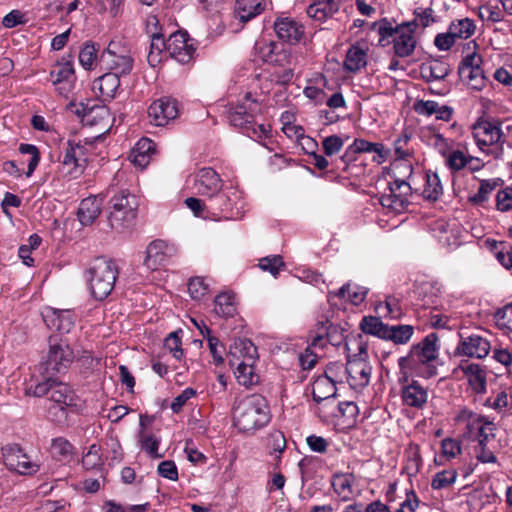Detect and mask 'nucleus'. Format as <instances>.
Instances as JSON below:
<instances>
[{"mask_svg":"<svg viewBox=\"0 0 512 512\" xmlns=\"http://www.w3.org/2000/svg\"><path fill=\"white\" fill-rule=\"evenodd\" d=\"M107 194L110 195L108 221L111 228L122 232L132 227L139 206L137 197L128 189L113 185L109 186Z\"/></svg>","mask_w":512,"mask_h":512,"instance_id":"nucleus-3","label":"nucleus"},{"mask_svg":"<svg viewBox=\"0 0 512 512\" xmlns=\"http://www.w3.org/2000/svg\"><path fill=\"white\" fill-rule=\"evenodd\" d=\"M228 357L231 367H234L236 362L256 363L258 359L257 347L250 339H237L230 346Z\"/></svg>","mask_w":512,"mask_h":512,"instance_id":"nucleus-18","label":"nucleus"},{"mask_svg":"<svg viewBox=\"0 0 512 512\" xmlns=\"http://www.w3.org/2000/svg\"><path fill=\"white\" fill-rule=\"evenodd\" d=\"M267 445L270 448V454H275V460H280L281 453L286 449V438L283 432L274 430L270 432L267 439Z\"/></svg>","mask_w":512,"mask_h":512,"instance_id":"nucleus-49","label":"nucleus"},{"mask_svg":"<svg viewBox=\"0 0 512 512\" xmlns=\"http://www.w3.org/2000/svg\"><path fill=\"white\" fill-rule=\"evenodd\" d=\"M357 159L358 152L352 143L346 148L345 153L337 161H335V168L339 171L347 173L349 176H358L359 172L356 171L358 169L355 163Z\"/></svg>","mask_w":512,"mask_h":512,"instance_id":"nucleus-35","label":"nucleus"},{"mask_svg":"<svg viewBox=\"0 0 512 512\" xmlns=\"http://www.w3.org/2000/svg\"><path fill=\"white\" fill-rule=\"evenodd\" d=\"M74 358V351L67 337L60 334L49 336L48 353L43 364L47 375L65 372Z\"/></svg>","mask_w":512,"mask_h":512,"instance_id":"nucleus-6","label":"nucleus"},{"mask_svg":"<svg viewBox=\"0 0 512 512\" xmlns=\"http://www.w3.org/2000/svg\"><path fill=\"white\" fill-rule=\"evenodd\" d=\"M204 330H206V338L208 341V346L210 353L214 359L216 364L223 363V353L225 352V347L220 343L219 339L213 335H211V330L204 325Z\"/></svg>","mask_w":512,"mask_h":512,"instance_id":"nucleus-54","label":"nucleus"},{"mask_svg":"<svg viewBox=\"0 0 512 512\" xmlns=\"http://www.w3.org/2000/svg\"><path fill=\"white\" fill-rule=\"evenodd\" d=\"M458 419L467 422L466 427L470 433H473L474 431L477 433L479 431V427L485 426L489 422L486 417L473 413L467 409H463L460 412Z\"/></svg>","mask_w":512,"mask_h":512,"instance_id":"nucleus-47","label":"nucleus"},{"mask_svg":"<svg viewBox=\"0 0 512 512\" xmlns=\"http://www.w3.org/2000/svg\"><path fill=\"white\" fill-rule=\"evenodd\" d=\"M458 369L468 378V383L476 394L486 393V371L481 365L462 361Z\"/></svg>","mask_w":512,"mask_h":512,"instance_id":"nucleus-24","label":"nucleus"},{"mask_svg":"<svg viewBox=\"0 0 512 512\" xmlns=\"http://www.w3.org/2000/svg\"><path fill=\"white\" fill-rule=\"evenodd\" d=\"M259 268L267 271L276 277L281 270L286 268V265L280 255H270L259 260Z\"/></svg>","mask_w":512,"mask_h":512,"instance_id":"nucleus-50","label":"nucleus"},{"mask_svg":"<svg viewBox=\"0 0 512 512\" xmlns=\"http://www.w3.org/2000/svg\"><path fill=\"white\" fill-rule=\"evenodd\" d=\"M482 62V56L478 54L476 51L467 53L460 62V65L458 67V74H467V71L469 69H475L477 67H480L482 65Z\"/></svg>","mask_w":512,"mask_h":512,"instance_id":"nucleus-60","label":"nucleus"},{"mask_svg":"<svg viewBox=\"0 0 512 512\" xmlns=\"http://www.w3.org/2000/svg\"><path fill=\"white\" fill-rule=\"evenodd\" d=\"M458 473L455 469L443 470L436 473L431 481L434 490H440L451 486L457 479Z\"/></svg>","mask_w":512,"mask_h":512,"instance_id":"nucleus-51","label":"nucleus"},{"mask_svg":"<svg viewBox=\"0 0 512 512\" xmlns=\"http://www.w3.org/2000/svg\"><path fill=\"white\" fill-rule=\"evenodd\" d=\"M270 421L269 406L259 394H252L240 400L233 411V423L239 431L254 432Z\"/></svg>","mask_w":512,"mask_h":512,"instance_id":"nucleus-2","label":"nucleus"},{"mask_svg":"<svg viewBox=\"0 0 512 512\" xmlns=\"http://www.w3.org/2000/svg\"><path fill=\"white\" fill-rule=\"evenodd\" d=\"M56 379H53L50 375H47L43 382L37 383L34 386H30L27 389V393L35 397H42L47 394H51Z\"/></svg>","mask_w":512,"mask_h":512,"instance_id":"nucleus-62","label":"nucleus"},{"mask_svg":"<svg viewBox=\"0 0 512 512\" xmlns=\"http://www.w3.org/2000/svg\"><path fill=\"white\" fill-rule=\"evenodd\" d=\"M472 135L477 147L484 153L499 158L503 154L505 134L496 119H479L472 125Z\"/></svg>","mask_w":512,"mask_h":512,"instance_id":"nucleus-5","label":"nucleus"},{"mask_svg":"<svg viewBox=\"0 0 512 512\" xmlns=\"http://www.w3.org/2000/svg\"><path fill=\"white\" fill-rule=\"evenodd\" d=\"M222 188V181L212 168H202L196 176L195 189L198 194L212 198Z\"/></svg>","mask_w":512,"mask_h":512,"instance_id":"nucleus-19","label":"nucleus"},{"mask_svg":"<svg viewBox=\"0 0 512 512\" xmlns=\"http://www.w3.org/2000/svg\"><path fill=\"white\" fill-rule=\"evenodd\" d=\"M277 49V44L270 42L267 46L268 51L263 54L264 61L276 66L289 68L293 60L291 52L287 49Z\"/></svg>","mask_w":512,"mask_h":512,"instance_id":"nucleus-32","label":"nucleus"},{"mask_svg":"<svg viewBox=\"0 0 512 512\" xmlns=\"http://www.w3.org/2000/svg\"><path fill=\"white\" fill-rule=\"evenodd\" d=\"M413 334L414 327L412 325H388L385 340L396 345H404L410 341Z\"/></svg>","mask_w":512,"mask_h":512,"instance_id":"nucleus-37","label":"nucleus"},{"mask_svg":"<svg viewBox=\"0 0 512 512\" xmlns=\"http://www.w3.org/2000/svg\"><path fill=\"white\" fill-rule=\"evenodd\" d=\"M50 450L53 458L58 461H66L70 459L73 454L72 444L63 437L53 439Z\"/></svg>","mask_w":512,"mask_h":512,"instance_id":"nucleus-42","label":"nucleus"},{"mask_svg":"<svg viewBox=\"0 0 512 512\" xmlns=\"http://www.w3.org/2000/svg\"><path fill=\"white\" fill-rule=\"evenodd\" d=\"M50 78L54 85L64 84V90L70 87L75 78V72L71 60L62 58L50 72Z\"/></svg>","mask_w":512,"mask_h":512,"instance_id":"nucleus-29","label":"nucleus"},{"mask_svg":"<svg viewBox=\"0 0 512 512\" xmlns=\"http://www.w3.org/2000/svg\"><path fill=\"white\" fill-rule=\"evenodd\" d=\"M100 63L110 72L121 77L131 73L134 60L126 50L119 51V47L114 42H110L100 56Z\"/></svg>","mask_w":512,"mask_h":512,"instance_id":"nucleus-9","label":"nucleus"},{"mask_svg":"<svg viewBox=\"0 0 512 512\" xmlns=\"http://www.w3.org/2000/svg\"><path fill=\"white\" fill-rule=\"evenodd\" d=\"M102 210V199L90 196L83 199L78 208V218L81 224L90 225L100 215Z\"/></svg>","mask_w":512,"mask_h":512,"instance_id":"nucleus-28","label":"nucleus"},{"mask_svg":"<svg viewBox=\"0 0 512 512\" xmlns=\"http://www.w3.org/2000/svg\"><path fill=\"white\" fill-rule=\"evenodd\" d=\"M85 147L79 143L68 141L63 158L60 160L57 173L63 178H77L82 174L84 165L81 163Z\"/></svg>","mask_w":512,"mask_h":512,"instance_id":"nucleus-12","label":"nucleus"},{"mask_svg":"<svg viewBox=\"0 0 512 512\" xmlns=\"http://www.w3.org/2000/svg\"><path fill=\"white\" fill-rule=\"evenodd\" d=\"M497 327L506 332H512V302L498 309L494 315Z\"/></svg>","mask_w":512,"mask_h":512,"instance_id":"nucleus-52","label":"nucleus"},{"mask_svg":"<svg viewBox=\"0 0 512 512\" xmlns=\"http://www.w3.org/2000/svg\"><path fill=\"white\" fill-rule=\"evenodd\" d=\"M336 390V386L330 378L318 376L312 384L313 400L318 404L322 402H325V405L333 404Z\"/></svg>","mask_w":512,"mask_h":512,"instance_id":"nucleus-25","label":"nucleus"},{"mask_svg":"<svg viewBox=\"0 0 512 512\" xmlns=\"http://www.w3.org/2000/svg\"><path fill=\"white\" fill-rule=\"evenodd\" d=\"M141 448L151 457L159 459L163 457V454L158 452L160 439L152 433H146L141 431L139 433Z\"/></svg>","mask_w":512,"mask_h":512,"instance_id":"nucleus-46","label":"nucleus"},{"mask_svg":"<svg viewBox=\"0 0 512 512\" xmlns=\"http://www.w3.org/2000/svg\"><path fill=\"white\" fill-rule=\"evenodd\" d=\"M273 28L277 38L290 45L298 44L305 35L304 25L290 16L277 17Z\"/></svg>","mask_w":512,"mask_h":512,"instance_id":"nucleus-16","label":"nucleus"},{"mask_svg":"<svg viewBox=\"0 0 512 512\" xmlns=\"http://www.w3.org/2000/svg\"><path fill=\"white\" fill-rule=\"evenodd\" d=\"M393 22L388 18H382L373 22L370 25V29L378 34L379 46L387 47L392 44L396 57H410L417 46L416 34L411 30L402 28L398 24L394 25Z\"/></svg>","mask_w":512,"mask_h":512,"instance_id":"nucleus-1","label":"nucleus"},{"mask_svg":"<svg viewBox=\"0 0 512 512\" xmlns=\"http://www.w3.org/2000/svg\"><path fill=\"white\" fill-rule=\"evenodd\" d=\"M389 193L381 195L380 204L395 213L403 211L410 203L409 197L412 193L408 182L401 179H395L389 183Z\"/></svg>","mask_w":512,"mask_h":512,"instance_id":"nucleus-11","label":"nucleus"},{"mask_svg":"<svg viewBox=\"0 0 512 512\" xmlns=\"http://www.w3.org/2000/svg\"><path fill=\"white\" fill-rule=\"evenodd\" d=\"M97 57V49L92 42H86L79 52V62L85 69H91Z\"/></svg>","mask_w":512,"mask_h":512,"instance_id":"nucleus-58","label":"nucleus"},{"mask_svg":"<svg viewBox=\"0 0 512 512\" xmlns=\"http://www.w3.org/2000/svg\"><path fill=\"white\" fill-rule=\"evenodd\" d=\"M53 404L76 406L74 391L65 383L56 380L50 394Z\"/></svg>","mask_w":512,"mask_h":512,"instance_id":"nucleus-34","label":"nucleus"},{"mask_svg":"<svg viewBox=\"0 0 512 512\" xmlns=\"http://www.w3.org/2000/svg\"><path fill=\"white\" fill-rule=\"evenodd\" d=\"M76 114L82 117V122L87 125H96L100 121L109 118V110L105 106L84 107L76 109Z\"/></svg>","mask_w":512,"mask_h":512,"instance_id":"nucleus-40","label":"nucleus"},{"mask_svg":"<svg viewBox=\"0 0 512 512\" xmlns=\"http://www.w3.org/2000/svg\"><path fill=\"white\" fill-rule=\"evenodd\" d=\"M340 4L336 0L314 2L307 8V15L319 22L325 21L339 11Z\"/></svg>","mask_w":512,"mask_h":512,"instance_id":"nucleus-30","label":"nucleus"},{"mask_svg":"<svg viewBox=\"0 0 512 512\" xmlns=\"http://www.w3.org/2000/svg\"><path fill=\"white\" fill-rule=\"evenodd\" d=\"M255 363H238L233 367L235 368L234 374L240 385L250 387L259 382V376L255 373Z\"/></svg>","mask_w":512,"mask_h":512,"instance_id":"nucleus-39","label":"nucleus"},{"mask_svg":"<svg viewBox=\"0 0 512 512\" xmlns=\"http://www.w3.org/2000/svg\"><path fill=\"white\" fill-rule=\"evenodd\" d=\"M181 331L171 332L164 341V347L172 353L173 357L177 360H180L183 356V349L181 338L179 333Z\"/></svg>","mask_w":512,"mask_h":512,"instance_id":"nucleus-57","label":"nucleus"},{"mask_svg":"<svg viewBox=\"0 0 512 512\" xmlns=\"http://www.w3.org/2000/svg\"><path fill=\"white\" fill-rule=\"evenodd\" d=\"M462 81H464L470 88L480 91L486 85V76L482 67L469 69L466 73L459 74Z\"/></svg>","mask_w":512,"mask_h":512,"instance_id":"nucleus-44","label":"nucleus"},{"mask_svg":"<svg viewBox=\"0 0 512 512\" xmlns=\"http://www.w3.org/2000/svg\"><path fill=\"white\" fill-rule=\"evenodd\" d=\"M214 311L221 317H231L235 314L236 308L233 301V295L222 293L215 298Z\"/></svg>","mask_w":512,"mask_h":512,"instance_id":"nucleus-45","label":"nucleus"},{"mask_svg":"<svg viewBox=\"0 0 512 512\" xmlns=\"http://www.w3.org/2000/svg\"><path fill=\"white\" fill-rule=\"evenodd\" d=\"M344 146L343 139L338 135H330L322 141L325 156H332L341 151Z\"/></svg>","mask_w":512,"mask_h":512,"instance_id":"nucleus-61","label":"nucleus"},{"mask_svg":"<svg viewBox=\"0 0 512 512\" xmlns=\"http://www.w3.org/2000/svg\"><path fill=\"white\" fill-rule=\"evenodd\" d=\"M252 107L247 110L246 103L238 104L229 114L230 123L241 129H244L247 135L261 136L266 133L264 125L255 126L254 117L260 113L259 104H252Z\"/></svg>","mask_w":512,"mask_h":512,"instance_id":"nucleus-10","label":"nucleus"},{"mask_svg":"<svg viewBox=\"0 0 512 512\" xmlns=\"http://www.w3.org/2000/svg\"><path fill=\"white\" fill-rule=\"evenodd\" d=\"M438 337L435 333L428 334L420 343L413 345L406 356L398 359L400 370L406 375L407 370L416 368L418 364L428 365L438 357Z\"/></svg>","mask_w":512,"mask_h":512,"instance_id":"nucleus-7","label":"nucleus"},{"mask_svg":"<svg viewBox=\"0 0 512 512\" xmlns=\"http://www.w3.org/2000/svg\"><path fill=\"white\" fill-rule=\"evenodd\" d=\"M210 199V207L221 212H230L233 210V203L228 192L219 191Z\"/></svg>","mask_w":512,"mask_h":512,"instance_id":"nucleus-55","label":"nucleus"},{"mask_svg":"<svg viewBox=\"0 0 512 512\" xmlns=\"http://www.w3.org/2000/svg\"><path fill=\"white\" fill-rule=\"evenodd\" d=\"M178 115L177 101L168 97L154 101L148 108L150 123L155 126H164Z\"/></svg>","mask_w":512,"mask_h":512,"instance_id":"nucleus-17","label":"nucleus"},{"mask_svg":"<svg viewBox=\"0 0 512 512\" xmlns=\"http://www.w3.org/2000/svg\"><path fill=\"white\" fill-rule=\"evenodd\" d=\"M401 399L406 406L422 409L428 400V390L418 381L412 380L411 383L402 387Z\"/></svg>","mask_w":512,"mask_h":512,"instance_id":"nucleus-23","label":"nucleus"},{"mask_svg":"<svg viewBox=\"0 0 512 512\" xmlns=\"http://www.w3.org/2000/svg\"><path fill=\"white\" fill-rule=\"evenodd\" d=\"M19 152L21 154H27L30 156V159L28 160V163H27V172H26V176L30 177L40 162L39 149L33 144L22 143L19 146Z\"/></svg>","mask_w":512,"mask_h":512,"instance_id":"nucleus-53","label":"nucleus"},{"mask_svg":"<svg viewBox=\"0 0 512 512\" xmlns=\"http://www.w3.org/2000/svg\"><path fill=\"white\" fill-rule=\"evenodd\" d=\"M423 197L429 201H437L443 194V186L437 172L426 173V184L423 189Z\"/></svg>","mask_w":512,"mask_h":512,"instance_id":"nucleus-41","label":"nucleus"},{"mask_svg":"<svg viewBox=\"0 0 512 512\" xmlns=\"http://www.w3.org/2000/svg\"><path fill=\"white\" fill-rule=\"evenodd\" d=\"M419 69L422 79L426 82L444 80L451 72L450 65L439 59L422 63Z\"/></svg>","mask_w":512,"mask_h":512,"instance_id":"nucleus-26","label":"nucleus"},{"mask_svg":"<svg viewBox=\"0 0 512 512\" xmlns=\"http://www.w3.org/2000/svg\"><path fill=\"white\" fill-rule=\"evenodd\" d=\"M367 358L366 347L362 345L359 346L358 354L348 357L345 373L348 383L354 389H362L370 382L372 367Z\"/></svg>","mask_w":512,"mask_h":512,"instance_id":"nucleus-8","label":"nucleus"},{"mask_svg":"<svg viewBox=\"0 0 512 512\" xmlns=\"http://www.w3.org/2000/svg\"><path fill=\"white\" fill-rule=\"evenodd\" d=\"M360 329L365 334L373 335L385 340L388 324L376 316H364L360 322Z\"/></svg>","mask_w":512,"mask_h":512,"instance_id":"nucleus-38","label":"nucleus"},{"mask_svg":"<svg viewBox=\"0 0 512 512\" xmlns=\"http://www.w3.org/2000/svg\"><path fill=\"white\" fill-rule=\"evenodd\" d=\"M476 26L472 19L463 18L451 22L449 30L457 39H468L475 32Z\"/></svg>","mask_w":512,"mask_h":512,"instance_id":"nucleus-43","label":"nucleus"},{"mask_svg":"<svg viewBox=\"0 0 512 512\" xmlns=\"http://www.w3.org/2000/svg\"><path fill=\"white\" fill-rule=\"evenodd\" d=\"M489 351V341L479 335H471L462 338L456 349V352L459 355H464L472 358L474 357L478 359L485 358L489 354Z\"/></svg>","mask_w":512,"mask_h":512,"instance_id":"nucleus-20","label":"nucleus"},{"mask_svg":"<svg viewBox=\"0 0 512 512\" xmlns=\"http://www.w3.org/2000/svg\"><path fill=\"white\" fill-rule=\"evenodd\" d=\"M82 465L85 469L91 470L101 465L100 447L91 445L82 458Z\"/></svg>","mask_w":512,"mask_h":512,"instance_id":"nucleus-59","label":"nucleus"},{"mask_svg":"<svg viewBox=\"0 0 512 512\" xmlns=\"http://www.w3.org/2000/svg\"><path fill=\"white\" fill-rule=\"evenodd\" d=\"M209 291L208 284L203 277H193L188 283V292L195 300L202 299Z\"/></svg>","mask_w":512,"mask_h":512,"instance_id":"nucleus-56","label":"nucleus"},{"mask_svg":"<svg viewBox=\"0 0 512 512\" xmlns=\"http://www.w3.org/2000/svg\"><path fill=\"white\" fill-rule=\"evenodd\" d=\"M166 45L167 53L182 64H186L193 59L196 52L193 40L189 38L186 32L178 31L171 34L166 40Z\"/></svg>","mask_w":512,"mask_h":512,"instance_id":"nucleus-14","label":"nucleus"},{"mask_svg":"<svg viewBox=\"0 0 512 512\" xmlns=\"http://www.w3.org/2000/svg\"><path fill=\"white\" fill-rule=\"evenodd\" d=\"M495 257L506 269L512 268V247L510 243L501 241V249L495 252Z\"/></svg>","mask_w":512,"mask_h":512,"instance_id":"nucleus-63","label":"nucleus"},{"mask_svg":"<svg viewBox=\"0 0 512 512\" xmlns=\"http://www.w3.org/2000/svg\"><path fill=\"white\" fill-rule=\"evenodd\" d=\"M2 454L6 467L11 471L21 475H30L38 471V466L30 460L19 445L2 448Z\"/></svg>","mask_w":512,"mask_h":512,"instance_id":"nucleus-13","label":"nucleus"},{"mask_svg":"<svg viewBox=\"0 0 512 512\" xmlns=\"http://www.w3.org/2000/svg\"><path fill=\"white\" fill-rule=\"evenodd\" d=\"M496 205L500 211H508L512 208V187H505L497 193Z\"/></svg>","mask_w":512,"mask_h":512,"instance_id":"nucleus-64","label":"nucleus"},{"mask_svg":"<svg viewBox=\"0 0 512 512\" xmlns=\"http://www.w3.org/2000/svg\"><path fill=\"white\" fill-rule=\"evenodd\" d=\"M119 275L115 261L105 257L96 258L86 270L91 295L98 301L106 299L114 289Z\"/></svg>","mask_w":512,"mask_h":512,"instance_id":"nucleus-4","label":"nucleus"},{"mask_svg":"<svg viewBox=\"0 0 512 512\" xmlns=\"http://www.w3.org/2000/svg\"><path fill=\"white\" fill-rule=\"evenodd\" d=\"M368 291L367 287L346 283L337 292H330V295L338 298H345L348 295L352 304L359 305L365 301Z\"/></svg>","mask_w":512,"mask_h":512,"instance_id":"nucleus-36","label":"nucleus"},{"mask_svg":"<svg viewBox=\"0 0 512 512\" xmlns=\"http://www.w3.org/2000/svg\"><path fill=\"white\" fill-rule=\"evenodd\" d=\"M158 19L153 16L148 20V32L151 34L150 51L147 56L148 63L155 67L161 62V53L165 50L167 52L166 40L163 35L157 31Z\"/></svg>","mask_w":512,"mask_h":512,"instance_id":"nucleus-22","label":"nucleus"},{"mask_svg":"<svg viewBox=\"0 0 512 512\" xmlns=\"http://www.w3.org/2000/svg\"><path fill=\"white\" fill-rule=\"evenodd\" d=\"M367 64V52L359 45H352L347 53L344 61V68L352 73L358 72Z\"/></svg>","mask_w":512,"mask_h":512,"instance_id":"nucleus-33","label":"nucleus"},{"mask_svg":"<svg viewBox=\"0 0 512 512\" xmlns=\"http://www.w3.org/2000/svg\"><path fill=\"white\" fill-rule=\"evenodd\" d=\"M120 86V77L115 73L108 72L93 82V89L99 91L103 101L112 100Z\"/></svg>","mask_w":512,"mask_h":512,"instance_id":"nucleus-27","label":"nucleus"},{"mask_svg":"<svg viewBox=\"0 0 512 512\" xmlns=\"http://www.w3.org/2000/svg\"><path fill=\"white\" fill-rule=\"evenodd\" d=\"M264 10L261 0H237L234 12L241 22H248Z\"/></svg>","mask_w":512,"mask_h":512,"instance_id":"nucleus-31","label":"nucleus"},{"mask_svg":"<svg viewBox=\"0 0 512 512\" xmlns=\"http://www.w3.org/2000/svg\"><path fill=\"white\" fill-rule=\"evenodd\" d=\"M49 328H54L60 334L69 333L74 327L76 316L71 310L51 309L43 316Z\"/></svg>","mask_w":512,"mask_h":512,"instance_id":"nucleus-21","label":"nucleus"},{"mask_svg":"<svg viewBox=\"0 0 512 512\" xmlns=\"http://www.w3.org/2000/svg\"><path fill=\"white\" fill-rule=\"evenodd\" d=\"M176 249L163 240H154L146 248L144 266L151 271L158 270L169 264Z\"/></svg>","mask_w":512,"mask_h":512,"instance_id":"nucleus-15","label":"nucleus"},{"mask_svg":"<svg viewBox=\"0 0 512 512\" xmlns=\"http://www.w3.org/2000/svg\"><path fill=\"white\" fill-rule=\"evenodd\" d=\"M445 164L452 172L462 170L472 157H467L464 152L460 150H451L445 157Z\"/></svg>","mask_w":512,"mask_h":512,"instance_id":"nucleus-48","label":"nucleus"}]
</instances>
